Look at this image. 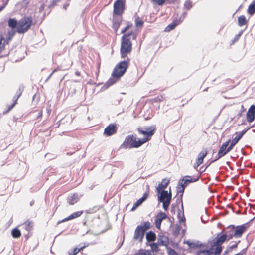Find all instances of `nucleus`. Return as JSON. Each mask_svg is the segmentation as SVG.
I'll list each match as a JSON object with an SVG mask.
<instances>
[{"label": "nucleus", "instance_id": "1", "mask_svg": "<svg viewBox=\"0 0 255 255\" xmlns=\"http://www.w3.org/2000/svg\"><path fill=\"white\" fill-rule=\"evenodd\" d=\"M129 61V58H127L126 60L119 62L116 65L112 73L111 77L106 83L108 86L116 83L124 74L128 67Z\"/></svg>", "mask_w": 255, "mask_h": 255}, {"label": "nucleus", "instance_id": "2", "mask_svg": "<svg viewBox=\"0 0 255 255\" xmlns=\"http://www.w3.org/2000/svg\"><path fill=\"white\" fill-rule=\"evenodd\" d=\"M147 141V138L137 139L136 136L133 135H128L125 138L124 143L121 145V147L124 149L137 148Z\"/></svg>", "mask_w": 255, "mask_h": 255}, {"label": "nucleus", "instance_id": "3", "mask_svg": "<svg viewBox=\"0 0 255 255\" xmlns=\"http://www.w3.org/2000/svg\"><path fill=\"white\" fill-rule=\"evenodd\" d=\"M132 32L128 34H125L121 38V45L120 52L122 58H126L128 53H130L132 50V43L129 36L132 34Z\"/></svg>", "mask_w": 255, "mask_h": 255}, {"label": "nucleus", "instance_id": "4", "mask_svg": "<svg viewBox=\"0 0 255 255\" xmlns=\"http://www.w3.org/2000/svg\"><path fill=\"white\" fill-rule=\"evenodd\" d=\"M150 223L148 221L138 225L135 230L133 239L134 240H138L140 242H142L145 232L150 228Z\"/></svg>", "mask_w": 255, "mask_h": 255}, {"label": "nucleus", "instance_id": "5", "mask_svg": "<svg viewBox=\"0 0 255 255\" xmlns=\"http://www.w3.org/2000/svg\"><path fill=\"white\" fill-rule=\"evenodd\" d=\"M158 199L159 202L163 203V208L166 211L169 207L171 200V193L170 191L168 193L167 191H161L158 193Z\"/></svg>", "mask_w": 255, "mask_h": 255}, {"label": "nucleus", "instance_id": "6", "mask_svg": "<svg viewBox=\"0 0 255 255\" xmlns=\"http://www.w3.org/2000/svg\"><path fill=\"white\" fill-rule=\"evenodd\" d=\"M227 239L225 234H223L220 237H218L216 240L210 244L211 247L214 251V255H219L221 254L222 248L221 245L223 244L225 240Z\"/></svg>", "mask_w": 255, "mask_h": 255}, {"label": "nucleus", "instance_id": "7", "mask_svg": "<svg viewBox=\"0 0 255 255\" xmlns=\"http://www.w3.org/2000/svg\"><path fill=\"white\" fill-rule=\"evenodd\" d=\"M31 18L25 17L21 19L18 23L17 31L19 33H23L27 31L31 24Z\"/></svg>", "mask_w": 255, "mask_h": 255}, {"label": "nucleus", "instance_id": "8", "mask_svg": "<svg viewBox=\"0 0 255 255\" xmlns=\"http://www.w3.org/2000/svg\"><path fill=\"white\" fill-rule=\"evenodd\" d=\"M125 0H117L114 4L113 13L115 15H121L125 9Z\"/></svg>", "mask_w": 255, "mask_h": 255}, {"label": "nucleus", "instance_id": "9", "mask_svg": "<svg viewBox=\"0 0 255 255\" xmlns=\"http://www.w3.org/2000/svg\"><path fill=\"white\" fill-rule=\"evenodd\" d=\"M155 128L153 126L145 127L143 129L138 128V130L140 134L145 136L144 138H147L148 141L150 140L151 137L154 134Z\"/></svg>", "mask_w": 255, "mask_h": 255}, {"label": "nucleus", "instance_id": "10", "mask_svg": "<svg viewBox=\"0 0 255 255\" xmlns=\"http://www.w3.org/2000/svg\"><path fill=\"white\" fill-rule=\"evenodd\" d=\"M187 15L186 12H184L182 14L179 19H175L171 24H169L165 29V31L166 32H169L172 30H173L176 26L179 25L181 22H182L184 18H185Z\"/></svg>", "mask_w": 255, "mask_h": 255}, {"label": "nucleus", "instance_id": "11", "mask_svg": "<svg viewBox=\"0 0 255 255\" xmlns=\"http://www.w3.org/2000/svg\"><path fill=\"white\" fill-rule=\"evenodd\" d=\"M23 90H24V87L23 86H20L19 87V89L17 91L16 93V94L13 97V103L9 106L7 110L6 111H4L3 112V114H6V113H7L8 111H9L14 106V105H15V104L17 102V101L18 100V99L19 98V97L21 96V95L22 94L23 91Z\"/></svg>", "mask_w": 255, "mask_h": 255}, {"label": "nucleus", "instance_id": "12", "mask_svg": "<svg viewBox=\"0 0 255 255\" xmlns=\"http://www.w3.org/2000/svg\"><path fill=\"white\" fill-rule=\"evenodd\" d=\"M249 129H244L240 132L237 133V135L232 140L230 145L228 147V151H231L233 149Z\"/></svg>", "mask_w": 255, "mask_h": 255}, {"label": "nucleus", "instance_id": "13", "mask_svg": "<svg viewBox=\"0 0 255 255\" xmlns=\"http://www.w3.org/2000/svg\"><path fill=\"white\" fill-rule=\"evenodd\" d=\"M246 228L247 225L246 224L237 226L236 227L234 226V237L236 238L241 237L243 233L246 231Z\"/></svg>", "mask_w": 255, "mask_h": 255}, {"label": "nucleus", "instance_id": "14", "mask_svg": "<svg viewBox=\"0 0 255 255\" xmlns=\"http://www.w3.org/2000/svg\"><path fill=\"white\" fill-rule=\"evenodd\" d=\"M230 140L224 143L220 147L218 152V158H221L222 157L225 156L227 153L230 151H228V145Z\"/></svg>", "mask_w": 255, "mask_h": 255}, {"label": "nucleus", "instance_id": "15", "mask_svg": "<svg viewBox=\"0 0 255 255\" xmlns=\"http://www.w3.org/2000/svg\"><path fill=\"white\" fill-rule=\"evenodd\" d=\"M167 217V215L162 212H159L155 217V224L156 227L160 229L162 221Z\"/></svg>", "mask_w": 255, "mask_h": 255}, {"label": "nucleus", "instance_id": "16", "mask_svg": "<svg viewBox=\"0 0 255 255\" xmlns=\"http://www.w3.org/2000/svg\"><path fill=\"white\" fill-rule=\"evenodd\" d=\"M255 118V105H252L248 109L247 113V120L248 122H252Z\"/></svg>", "mask_w": 255, "mask_h": 255}, {"label": "nucleus", "instance_id": "17", "mask_svg": "<svg viewBox=\"0 0 255 255\" xmlns=\"http://www.w3.org/2000/svg\"><path fill=\"white\" fill-rule=\"evenodd\" d=\"M157 244L159 246H167L169 245V238L167 236L159 234L157 236Z\"/></svg>", "mask_w": 255, "mask_h": 255}, {"label": "nucleus", "instance_id": "18", "mask_svg": "<svg viewBox=\"0 0 255 255\" xmlns=\"http://www.w3.org/2000/svg\"><path fill=\"white\" fill-rule=\"evenodd\" d=\"M117 131V127L114 124H110L105 129L104 134L107 136L115 134Z\"/></svg>", "mask_w": 255, "mask_h": 255}, {"label": "nucleus", "instance_id": "19", "mask_svg": "<svg viewBox=\"0 0 255 255\" xmlns=\"http://www.w3.org/2000/svg\"><path fill=\"white\" fill-rule=\"evenodd\" d=\"M207 154V152L206 150H203L199 153L198 155V158L196 160V161L194 165L195 168H197L203 163V159L204 157H206Z\"/></svg>", "mask_w": 255, "mask_h": 255}, {"label": "nucleus", "instance_id": "20", "mask_svg": "<svg viewBox=\"0 0 255 255\" xmlns=\"http://www.w3.org/2000/svg\"><path fill=\"white\" fill-rule=\"evenodd\" d=\"M198 179L199 177L197 178H193L191 176H186L184 177L182 179L179 180V184H182L186 187L189 183L196 182L198 180Z\"/></svg>", "mask_w": 255, "mask_h": 255}, {"label": "nucleus", "instance_id": "21", "mask_svg": "<svg viewBox=\"0 0 255 255\" xmlns=\"http://www.w3.org/2000/svg\"><path fill=\"white\" fill-rule=\"evenodd\" d=\"M149 195L148 192H145L143 195L142 197H141L139 199H138L134 204L133 206L131 209V211H133L135 210L138 206L142 204V203L145 201Z\"/></svg>", "mask_w": 255, "mask_h": 255}, {"label": "nucleus", "instance_id": "22", "mask_svg": "<svg viewBox=\"0 0 255 255\" xmlns=\"http://www.w3.org/2000/svg\"><path fill=\"white\" fill-rule=\"evenodd\" d=\"M196 254L197 255H214V251L213 247L210 246L209 249L197 251Z\"/></svg>", "mask_w": 255, "mask_h": 255}, {"label": "nucleus", "instance_id": "23", "mask_svg": "<svg viewBox=\"0 0 255 255\" xmlns=\"http://www.w3.org/2000/svg\"><path fill=\"white\" fill-rule=\"evenodd\" d=\"M169 183V180L167 179L162 180L161 183L159 184L158 186L156 187V191L157 193H160V191L164 190L166 189Z\"/></svg>", "mask_w": 255, "mask_h": 255}, {"label": "nucleus", "instance_id": "24", "mask_svg": "<svg viewBox=\"0 0 255 255\" xmlns=\"http://www.w3.org/2000/svg\"><path fill=\"white\" fill-rule=\"evenodd\" d=\"M82 213H83L82 211H79L77 212H75L72 213V214H71L70 216H69L67 218H65V219H63L62 221H59V223L67 221L76 218L80 216Z\"/></svg>", "mask_w": 255, "mask_h": 255}, {"label": "nucleus", "instance_id": "25", "mask_svg": "<svg viewBox=\"0 0 255 255\" xmlns=\"http://www.w3.org/2000/svg\"><path fill=\"white\" fill-rule=\"evenodd\" d=\"M68 202L70 205H73L77 203L79 200L78 195L77 193H74L68 197Z\"/></svg>", "mask_w": 255, "mask_h": 255}, {"label": "nucleus", "instance_id": "26", "mask_svg": "<svg viewBox=\"0 0 255 255\" xmlns=\"http://www.w3.org/2000/svg\"><path fill=\"white\" fill-rule=\"evenodd\" d=\"M187 244L192 248H197L199 247H203L207 248L208 247V245L206 244H202L199 241H197L196 242H192L190 241H187Z\"/></svg>", "mask_w": 255, "mask_h": 255}, {"label": "nucleus", "instance_id": "27", "mask_svg": "<svg viewBox=\"0 0 255 255\" xmlns=\"http://www.w3.org/2000/svg\"><path fill=\"white\" fill-rule=\"evenodd\" d=\"M234 226H231L228 228L227 230L224 234L227 237L228 240H230L233 237H234Z\"/></svg>", "mask_w": 255, "mask_h": 255}, {"label": "nucleus", "instance_id": "28", "mask_svg": "<svg viewBox=\"0 0 255 255\" xmlns=\"http://www.w3.org/2000/svg\"><path fill=\"white\" fill-rule=\"evenodd\" d=\"M146 238L148 242L154 241L156 239L155 234L152 231H149L146 234Z\"/></svg>", "mask_w": 255, "mask_h": 255}, {"label": "nucleus", "instance_id": "29", "mask_svg": "<svg viewBox=\"0 0 255 255\" xmlns=\"http://www.w3.org/2000/svg\"><path fill=\"white\" fill-rule=\"evenodd\" d=\"M238 25L240 27L243 26L247 23V20L244 15H241L238 19Z\"/></svg>", "mask_w": 255, "mask_h": 255}, {"label": "nucleus", "instance_id": "30", "mask_svg": "<svg viewBox=\"0 0 255 255\" xmlns=\"http://www.w3.org/2000/svg\"><path fill=\"white\" fill-rule=\"evenodd\" d=\"M134 21L136 27H141L143 26L144 22L143 20L140 19L139 16L137 15L135 16Z\"/></svg>", "mask_w": 255, "mask_h": 255}, {"label": "nucleus", "instance_id": "31", "mask_svg": "<svg viewBox=\"0 0 255 255\" xmlns=\"http://www.w3.org/2000/svg\"><path fill=\"white\" fill-rule=\"evenodd\" d=\"M8 26L12 28H14L18 26V23L14 19L10 18L8 20Z\"/></svg>", "mask_w": 255, "mask_h": 255}, {"label": "nucleus", "instance_id": "32", "mask_svg": "<svg viewBox=\"0 0 255 255\" xmlns=\"http://www.w3.org/2000/svg\"><path fill=\"white\" fill-rule=\"evenodd\" d=\"M11 234L13 238H17L21 236V232L17 228H15L12 230Z\"/></svg>", "mask_w": 255, "mask_h": 255}, {"label": "nucleus", "instance_id": "33", "mask_svg": "<svg viewBox=\"0 0 255 255\" xmlns=\"http://www.w3.org/2000/svg\"><path fill=\"white\" fill-rule=\"evenodd\" d=\"M248 13L250 15H253L255 13V4L253 3L251 4L248 9Z\"/></svg>", "mask_w": 255, "mask_h": 255}, {"label": "nucleus", "instance_id": "34", "mask_svg": "<svg viewBox=\"0 0 255 255\" xmlns=\"http://www.w3.org/2000/svg\"><path fill=\"white\" fill-rule=\"evenodd\" d=\"M5 43H6V42L5 38L1 37L0 40V53H1L4 50Z\"/></svg>", "mask_w": 255, "mask_h": 255}, {"label": "nucleus", "instance_id": "35", "mask_svg": "<svg viewBox=\"0 0 255 255\" xmlns=\"http://www.w3.org/2000/svg\"><path fill=\"white\" fill-rule=\"evenodd\" d=\"M9 0H0V11L7 5Z\"/></svg>", "mask_w": 255, "mask_h": 255}, {"label": "nucleus", "instance_id": "36", "mask_svg": "<svg viewBox=\"0 0 255 255\" xmlns=\"http://www.w3.org/2000/svg\"><path fill=\"white\" fill-rule=\"evenodd\" d=\"M14 31H11L8 33L6 37V39L5 40L6 44H8L9 41L11 40L12 38L14 36Z\"/></svg>", "mask_w": 255, "mask_h": 255}, {"label": "nucleus", "instance_id": "37", "mask_svg": "<svg viewBox=\"0 0 255 255\" xmlns=\"http://www.w3.org/2000/svg\"><path fill=\"white\" fill-rule=\"evenodd\" d=\"M192 2L188 0L185 1L184 4V8L187 9V10H190L192 7Z\"/></svg>", "mask_w": 255, "mask_h": 255}, {"label": "nucleus", "instance_id": "38", "mask_svg": "<svg viewBox=\"0 0 255 255\" xmlns=\"http://www.w3.org/2000/svg\"><path fill=\"white\" fill-rule=\"evenodd\" d=\"M132 26V24L131 23L128 22L127 25L122 30L121 33L123 34L125 33L130 27Z\"/></svg>", "mask_w": 255, "mask_h": 255}, {"label": "nucleus", "instance_id": "39", "mask_svg": "<svg viewBox=\"0 0 255 255\" xmlns=\"http://www.w3.org/2000/svg\"><path fill=\"white\" fill-rule=\"evenodd\" d=\"M158 244H157V242L152 243L150 245L151 250L153 251H157L158 249Z\"/></svg>", "mask_w": 255, "mask_h": 255}, {"label": "nucleus", "instance_id": "40", "mask_svg": "<svg viewBox=\"0 0 255 255\" xmlns=\"http://www.w3.org/2000/svg\"><path fill=\"white\" fill-rule=\"evenodd\" d=\"M152 1L158 5H162L165 2V0H151Z\"/></svg>", "mask_w": 255, "mask_h": 255}, {"label": "nucleus", "instance_id": "41", "mask_svg": "<svg viewBox=\"0 0 255 255\" xmlns=\"http://www.w3.org/2000/svg\"><path fill=\"white\" fill-rule=\"evenodd\" d=\"M179 185H180V187H178V192L179 193H181V196H182L185 186L179 184Z\"/></svg>", "mask_w": 255, "mask_h": 255}, {"label": "nucleus", "instance_id": "42", "mask_svg": "<svg viewBox=\"0 0 255 255\" xmlns=\"http://www.w3.org/2000/svg\"><path fill=\"white\" fill-rule=\"evenodd\" d=\"M181 211L179 212L178 215V219H179L180 222H184L185 221V218L183 215V211L182 212V217H181Z\"/></svg>", "mask_w": 255, "mask_h": 255}, {"label": "nucleus", "instance_id": "43", "mask_svg": "<svg viewBox=\"0 0 255 255\" xmlns=\"http://www.w3.org/2000/svg\"><path fill=\"white\" fill-rule=\"evenodd\" d=\"M79 252V250H78V248H75L73 251L69 252V255H76V254Z\"/></svg>", "mask_w": 255, "mask_h": 255}, {"label": "nucleus", "instance_id": "44", "mask_svg": "<svg viewBox=\"0 0 255 255\" xmlns=\"http://www.w3.org/2000/svg\"><path fill=\"white\" fill-rule=\"evenodd\" d=\"M242 34H243V31H240L237 35H236L235 36L233 41L234 42L237 41L238 40L239 37L242 35Z\"/></svg>", "mask_w": 255, "mask_h": 255}, {"label": "nucleus", "instance_id": "45", "mask_svg": "<svg viewBox=\"0 0 255 255\" xmlns=\"http://www.w3.org/2000/svg\"><path fill=\"white\" fill-rule=\"evenodd\" d=\"M246 254V249H243L240 253L235 254V255H245Z\"/></svg>", "mask_w": 255, "mask_h": 255}, {"label": "nucleus", "instance_id": "46", "mask_svg": "<svg viewBox=\"0 0 255 255\" xmlns=\"http://www.w3.org/2000/svg\"><path fill=\"white\" fill-rule=\"evenodd\" d=\"M88 246V244H86V243L84 244V245L83 246H80V245H79V248H78V250H79V252L82 250L84 248Z\"/></svg>", "mask_w": 255, "mask_h": 255}, {"label": "nucleus", "instance_id": "47", "mask_svg": "<svg viewBox=\"0 0 255 255\" xmlns=\"http://www.w3.org/2000/svg\"><path fill=\"white\" fill-rule=\"evenodd\" d=\"M25 225L27 226L26 229L29 230L31 228V223L29 222H26L25 223Z\"/></svg>", "mask_w": 255, "mask_h": 255}, {"label": "nucleus", "instance_id": "48", "mask_svg": "<svg viewBox=\"0 0 255 255\" xmlns=\"http://www.w3.org/2000/svg\"><path fill=\"white\" fill-rule=\"evenodd\" d=\"M138 255H147V253L143 251L139 252Z\"/></svg>", "mask_w": 255, "mask_h": 255}, {"label": "nucleus", "instance_id": "49", "mask_svg": "<svg viewBox=\"0 0 255 255\" xmlns=\"http://www.w3.org/2000/svg\"><path fill=\"white\" fill-rule=\"evenodd\" d=\"M42 116V111H40L39 112H38V116H37V118H39V117H41Z\"/></svg>", "mask_w": 255, "mask_h": 255}, {"label": "nucleus", "instance_id": "50", "mask_svg": "<svg viewBox=\"0 0 255 255\" xmlns=\"http://www.w3.org/2000/svg\"><path fill=\"white\" fill-rule=\"evenodd\" d=\"M173 253H174V254H175V253H176V252H175V250H171L170 251V252H169V255H172V254H173Z\"/></svg>", "mask_w": 255, "mask_h": 255}, {"label": "nucleus", "instance_id": "51", "mask_svg": "<svg viewBox=\"0 0 255 255\" xmlns=\"http://www.w3.org/2000/svg\"><path fill=\"white\" fill-rule=\"evenodd\" d=\"M220 158H218V154L215 156V159L213 161H216L218 159H219Z\"/></svg>", "mask_w": 255, "mask_h": 255}, {"label": "nucleus", "instance_id": "52", "mask_svg": "<svg viewBox=\"0 0 255 255\" xmlns=\"http://www.w3.org/2000/svg\"><path fill=\"white\" fill-rule=\"evenodd\" d=\"M57 70V69H55L51 73V74L50 75L49 77H48V78Z\"/></svg>", "mask_w": 255, "mask_h": 255}, {"label": "nucleus", "instance_id": "53", "mask_svg": "<svg viewBox=\"0 0 255 255\" xmlns=\"http://www.w3.org/2000/svg\"><path fill=\"white\" fill-rule=\"evenodd\" d=\"M119 25H120V24H119V23H118V24H117V26H117V29H116V30H117V28L119 27Z\"/></svg>", "mask_w": 255, "mask_h": 255}, {"label": "nucleus", "instance_id": "54", "mask_svg": "<svg viewBox=\"0 0 255 255\" xmlns=\"http://www.w3.org/2000/svg\"><path fill=\"white\" fill-rule=\"evenodd\" d=\"M49 155H50V154H46L45 155V157H47V158H48V156Z\"/></svg>", "mask_w": 255, "mask_h": 255}, {"label": "nucleus", "instance_id": "55", "mask_svg": "<svg viewBox=\"0 0 255 255\" xmlns=\"http://www.w3.org/2000/svg\"><path fill=\"white\" fill-rule=\"evenodd\" d=\"M237 247V245L236 244V245H233L232 247V248H235V247Z\"/></svg>", "mask_w": 255, "mask_h": 255}, {"label": "nucleus", "instance_id": "56", "mask_svg": "<svg viewBox=\"0 0 255 255\" xmlns=\"http://www.w3.org/2000/svg\"><path fill=\"white\" fill-rule=\"evenodd\" d=\"M68 4H67V5H64V7H65V8H66V7L67 6H68Z\"/></svg>", "mask_w": 255, "mask_h": 255}, {"label": "nucleus", "instance_id": "57", "mask_svg": "<svg viewBox=\"0 0 255 255\" xmlns=\"http://www.w3.org/2000/svg\"><path fill=\"white\" fill-rule=\"evenodd\" d=\"M136 37V36L135 35H134L133 38L135 39Z\"/></svg>", "mask_w": 255, "mask_h": 255}, {"label": "nucleus", "instance_id": "58", "mask_svg": "<svg viewBox=\"0 0 255 255\" xmlns=\"http://www.w3.org/2000/svg\"><path fill=\"white\" fill-rule=\"evenodd\" d=\"M252 3H253L255 4V0H254Z\"/></svg>", "mask_w": 255, "mask_h": 255}, {"label": "nucleus", "instance_id": "59", "mask_svg": "<svg viewBox=\"0 0 255 255\" xmlns=\"http://www.w3.org/2000/svg\"><path fill=\"white\" fill-rule=\"evenodd\" d=\"M1 114H0V119L1 118Z\"/></svg>", "mask_w": 255, "mask_h": 255}, {"label": "nucleus", "instance_id": "60", "mask_svg": "<svg viewBox=\"0 0 255 255\" xmlns=\"http://www.w3.org/2000/svg\"><path fill=\"white\" fill-rule=\"evenodd\" d=\"M182 208H183V204H182Z\"/></svg>", "mask_w": 255, "mask_h": 255}]
</instances>
